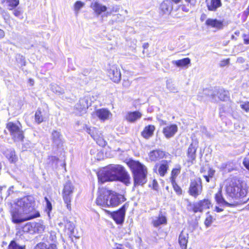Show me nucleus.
Segmentation results:
<instances>
[{"label":"nucleus","mask_w":249,"mask_h":249,"mask_svg":"<svg viewBox=\"0 0 249 249\" xmlns=\"http://www.w3.org/2000/svg\"><path fill=\"white\" fill-rule=\"evenodd\" d=\"M10 213L13 223L18 224L39 216L35 210L33 196H28L18 199L11 205Z\"/></svg>","instance_id":"f257e3e1"},{"label":"nucleus","mask_w":249,"mask_h":249,"mask_svg":"<svg viewBox=\"0 0 249 249\" xmlns=\"http://www.w3.org/2000/svg\"><path fill=\"white\" fill-rule=\"evenodd\" d=\"M99 182L119 180L126 184L129 183L130 177L124 168L121 165H110L98 173Z\"/></svg>","instance_id":"f03ea898"},{"label":"nucleus","mask_w":249,"mask_h":249,"mask_svg":"<svg viewBox=\"0 0 249 249\" xmlns=\"http://www.w3.org/2000/svg\"><path fill=\"white\" fill-rule=\"evenodd\" d=\"M125 200L123 195L106 188H99L96 203L103 207H116Z\"/></svg>","instance_id":"7ed1b4c3"},{"label":"nucleus","mask_w":249,"mask_h":249,"mask_svg":"<svg viewBox=\"0 0 249 249\" xmlns=\"http://www.w3.org/2000/svg\"><path fill=\"white\" fill-rule=\"evenodd\" d=\"M133 176L134 184L142 185L146 182L147 170L146 167L138 161L130 160L127 162Z\"/></svg>","instance_id":"20e7f679"},{"label":"nucleus","mask_w":249,"mask_h":249,"mask_svg":"<svg viewBox=\"0 0 249 249\" xmlns=\"http://www.w3.org/2000/svg\"><path fill=\"white\" fill-rule=\"evenodd\" d=\"M224 185L227 196L232 199H237L246 195V189L242 188L239 181L236 179L229 178L226 180Z\"/></svg>","instance_id":"39448f33"},{"label":"nucleus","mask_w":249,"mask_h":249,"mask_svg":"<svg viewBox=\"0 0 249 249\" xmlns=\"http://www.w3.org/2000/svg\"><path fill=\"white\" fill-rule=\"evenodd\" d=\"M74 187L70 182H67L64 187L62 192L63 199L68 210L71 209V200Z\"/></svg>","instance_id":"423d86ee"},{"label":"nucleus","mask_w":249,"mask_h":249,"mask_svg":"<svg viewBox=\"0 0 249 249\" xmlns=\"http://www.w3.org/2000/svg\"><path fill=\"white\" fill-rule=\"evenodd\" d=\"M7 128L15 141H19L23 140V132L18 125L13 123L9 122L7 124Z\"/></svg>","instance_id":"0eeeda50"},{"label":"nucleus","mask_w":249,"mask_h":249,"mask_svg":"<svg viewBox=\"0 0 249 249\" xmlns=\"http://www.w3.org/2000/svg\"><path fill=\"white\" fill-rule=\"evenodd\" d=\"M93 118H98L101 121L105 122L111 119L112 114L107 108H102L96 109L92 113Z\"/></svg>","instance_id":"6e6552de"},{"label":"nucleus","mask_w":249,"mask_h":249,"mask_svg":"<svg viewBox=\"0 0 249 249\" xmlns=\"http://www.w3.org/2000/svg\"><path fill=\"white\" fill-rule=\"evenodd\" d=\"M107 73L110 79L115 83H119L121 79V73L119 67L117 65H110Z\"/></svg>","instance_id":"1a4fd4ad"},{"label":"nucleus","mask_w":249,"mask_h":249,"mask_svg":"<svg viewBox=\"0 0 249 249\" xmlns=\"http://www.w3.org/2000/svg\"><path fill=\"white\" fill-rule=\"evenodd\" d=\"M202 189L201 181L200 178L192 180L189 191L190 195L196 197L201 193Z\"/></svg>","instance_id":"9d476101"},{"label":"nucleus","mask_w":249,"mask_h":249,"mask_svg":"<svg viewBox=\"0 0 249 249\" xmlns=\"http://www.w3.org/2000/svg\"><path fill=\"white\" fill-rule=\"evenodd\" d=\"M59 226L63 228L64 232L70 237H77L74 233V225L71 222L64 220L63 222L59 224Z\"/></svg>","instance_id":"9b49d317"},{"label":"nucleus","mask_w":249,"mask_h":249,"mask_svg":"<svg viewBox=\"0 0 249 249\" xmlns=\"http://www.w3.org/2000/svg\"><path fill=\"white\" fill-rule=\"evenodd\" d=\"M86 131L96 141L98 144L102 146L106 145L105 141L100 137L101 133H99L97 128L94 127H87Z\"/></svg>","instance_id":"f8f14e48"},{"label":"nucleus","mask_w":249,"mask_h":249,"mask_svg":"<svg viewBox=\"0 0 249 249\" xmlns=\"http://www.w3.org/2000/svg\"><path fill=\"white\" fill-rule=\"evenodd\" d=\"M211 206V203L208 199L200 200L194 204L193 211L195 213L201 212L204 210L209 209Z\"/></svg>","instance_id":"ddd939ff"},{"label":"nucleus","mask_w":249,"mask_h":249,"mask_svg":"<svg viewBox=\"0 0 249 249\" xmlns=\"http://www.w3.org/2000/svg\"><path fill=\"white\" fill-rule=\"evenodd\" d=\"M89 106H90V104L89 103L87 98L80 99L78 103L75 105V109L77 111V113L79 115L85 113Z\"/></svg>","instance_id":"4468645a"},{"label":"nucleus","mask_w":249,"mask_h":249,"mask_svg":"<svg viewBox=\"0 0 249 249\" xmlns=\"http://www.w3.org/2000/svg\"><path fill=\"white\" fill-rule=\"evenodd\" d=\"M90 7L97 16L101 15L104 13H106L107 10V7L106 5L96 1L91 3Z\"/></svg>","instance_id":"2eb2a0df"},{"label":"nucleus","mask_w":249,"mask_h":249,"mask_svg":"<svg viewBox=\"0 0 249 249\" xmlns=\"http://www.w3.org/2000/svg\"><path fill=\"white\" fill-rule=\"evenodd\" d=\"M215 200L216 203L221 206L233 207L236 205V202H228L225 200L222 195V191L220 189L215 195Z\"/></svg>","instance_id":"dca6fc26"},{"label":"nucleus","mask_w":249,"mask_h":249,"mask_svg":"<svg viewBox=\"0 0 249 249\" xmlns=\"http://www.w3.org/2000/svg\"><path fill=\"white\" fill-rule=\"evenodd\" d=\"M205 24L209 27L216 30H220L223 28V21L216 18H208L205 21Z\"/></svg>","instance_id":"f3484780"},{"label":"nucleus","mask_w":249,"mask_h":249,"mask_svg":"<svg viewBox=\"0 0 249 249\" xmlns=\"http://www.w3.org/2000/svg\"><path fill=\"white\" fill-rule=\"evenodd\" d=\"M178 126L176 124H172L167 125L163 128V134L164 136L169 139L173 137L178 131Z\"/></svg>","instance_id":"a211bd4d"},{"label":"nucleus","mask_w":249,"mask_h":249,"mask_svg":"<svg viewBox=\"0 0 249 249\" xmlns=\"http://www.w3.org/2000/svg\"><path fill=\"white\" fill-rule=\"evenodd\" d=\"M125 206L124 205L119 211L112 213L111 216L117 224H121L123 222L125 215Z\"/></svg>","instance_id":"6ab92c4d"},{"label":"nucleus","mask_w":249,"mask_h":249,"mask_svg":"<svg viewBox=\"0 0 249 249\" xmlns=\"http://www.w3.org/2000/svg\"><path fill=\"white\" fill-rule=\"evenodd\" d=\"M173 9V5L171 1L164 0L160 5V13L162 15H169Z\"/></svg>","instance_id":"aec40b11"},{"label":"nucleus","mask_w":249,"mask_h":249,"mask_svg":"<svg viewBox=\"0 0 249 249\" xmlns=\"http://www.w3.org/2000/svg\"><path fill=\"white\" fill-rule=\"evenodd\" d=\"M197 147V143L196 142H192L189 146L187 153L189 161L192 162L196 159V153Z\"/></svg>","instance_id":"412c9836"},{"label":"nucleus","mask_w":249,"mask_h":249,"mask_svg":"<svg viewBox=\"0 0 249 249\" xmlns=\"http://www.w3.org/2000/svg\"><path fill=\"white\" fill-rule=\"evenodd\" d=\"M152 224L154 227H158L161 225L167 224L166 217L162 213H160L158 217L153 218Z\"/></svg>","instance_id":"4be33fe9"},{"label":"nucleus","mask_w":249,"mask_h":249,"mask_svg":"<svg viewBox=\"0 0 249 249\" xmlns=\"http://www.w3.org/2000/svg\"><path fill=\"white\" fill-rule=\"evenodd\" d=\"M222 6L221 0H207V7L210 11H215Z\"/></svg>","instance_id":"5701e85b"},{"label":"nucleus","mask_w":249,"mask_h":249,"mask_svg":"<svg viewBox=\"0 0 249 249\" xmlns=\"http://www.w3.org/2000/svg\"><path fill=\"white\" fill-rule=\"evenodd\" d=\"M165 153L160 150H153L149 154V158L151 161H157L163 158Z\"/></svg>","instance_id":"b1692460"},{"label":"nucleus","mask_w":249,"mask_h":249,"mask_svg":"<svg viewBox=\"0 0 249 249\" xmlns=\"http://www.w3.org/2000/svg\"><path fill=\"white\" fill-rule=\"evenodd\" d=\"M188 241V233L182 231L178 237V243L181 249H187Z\"/></svg>","instance_id":"393cba45"},{"label":"nucleus","mask_w":249,"mask_h":249,"mask_svg":"<svg viewBox=\"0 0 249 249\" xmlns=\"http://www.w3.org/2000/svg\"><path fill=\"white\" fill-rule=\"evenodd\" d=\"M142 114L139 111L128 112L125 115L126 120L129 122H134L140 119Z\"/></svg>","instance_id":"a878e982"},{"label":"nucleus","mask_w":249,"mask_h":249,"mask_svg":"<svg viewBox=\"0 0 249 249\" xmlns=\"http://www.w3.org/2000/svg\"><path fill=\"white\" fill-rule=\"evenodd\" d=\"M155 130V127L154 125H148L144 127L142 132V135L143 138L148 139L153 136Z\"/></svg>","instance_id":"bb28decb"},{"label":"nucleus","mask_w":249,"mask_h":249,"mask_svg":"<svg viewBox=\"0 0 249 249\" xmlns=\"http://www.w3.org/2000/svg\"><path fill=\"white\" fill-rule=\"evenodd\" d=\"M169 165L167 160L162 161L158 169V172L160 176H164L166 173L168 169Z\"/></svg>","instance_id":"cd10ccee"},{"label":"nucleus","mask_w":249,"mask_h":249,"mask_svg":"<svg viewBox=\"0 0 249 249\" xmlns=\"http://www.w3.org/2000/svg\"><path fill=\"white\" fill-rule=\"evenodd\" d=\"M172 63L178 67H183L190 63V59L189 58H185L180 60H173Z\"/></svg>","instance_id":"c85d7f7f"},{"label":"nucleus","mask_w":249,"mask_h":249,"mask_svg":"<svg viewBox=\"0 0 249 249\" xmlns=\"http://www.w3.org/2000/svg\"><path fill=\"white\" fill-rule=\"evenodd\" d=\"M6 2L9 7V9L11 10L16 7L19 3V0H1V3L2 4Z\"/></svg>","instance_id":"c756f323"},{"label":"nucleus","mask_w":249,"mask_h":249,"mask_svg":"<svg viewBox=\"0 0 249 249\" xmlns=\"http://www.w3.org/2000/svg\"><path fill=\"white\" fill-rule=\"evenodd\" d=\"M5 155L10 162L15 163L17 161L18 158L15 155V152L14 150H7L5 153Z\"/></svg>","instance_id":"7c9ffc66"},{"label":"nucleus","mask_w":249,"mask_h":249,"mask_svg":"<svg viewBox=\"0 0 249 249\" xmlns=\"http://www.w3.org/2000/svg\"><path fill=\"white\" fill-rule=\"evenodd\" d=\"M35 249H57L55 244H52L48 246L44 243H40L36 245Z\"/></svg>","instance_id":"2f4dec72"},{"label":"nucleus","mask_w":249,"mask_h":249,"mask_svg":"<svg viewBox=\"0 0 249 249\" xmlns=\"http://www.w3.org/2000/svg\"><path fill=\"white\" fill-rule=\"evenodd\" d=\"M35 225L34 222L28 223L24 226L23 230L25 232L33 234L35 233Z\"/></svg>","instance_id":"473e14b6"},{"label":"nucleus","mask_w":249,"mask_h":249,"mask_svg":"<svg viewBox=\"0 0 249 249\" xmlns=\"http://www.w3.org/2000/svg\"><path fill=\"white\" fill-rule=\"evenodd\" d=\"M218 98L221 101H227L229 99V93L224 89H220L218 93Z\"/></svg>","instance_id":"72a5a7b5"},{"label":"nucleus","mask_w":249,"mask_h":249,"mask_svg":"<svg viewBox=\"0 0 249 249\" xmlns=\"http://www.w3.org/2000/svg\"><path fill=\"white\" fill-rule=\"evenodd\" d=\"M35 233H41L44 231L45 226L42 221H39L38 222H34Z\"/></svg>","instance_id":"f704fd0d"},{"label":"nucleus","mask_w":249,"mask_h":249,"mask_svg":"<svg viewBox=\"0 0 249 249\" xmlns=\"http://www.w3.org/2000/svg\"><path fill=\"white\" fill-rule=\"evenodd\" d=\"M85 6V3L81 1H77L74 4L73 9L75 15H77L80 10Z\"/></svg>","instance_id":"c9c22d12"},{"label":"nucleus","mask_w":249,"mask_h":249,"mask_svg":"<svg viewBox=\"0 0 249 249\" xmlns=\"http://www.w3.org/2000/svg\"><path fill=\"white\" fill-rule=\"evenodd\" d=\"M181 167L180 165H177L175 168L173 169L171 172V181L175 180L177 176L180 173Z\"/></svg>","instance_id":"e433bc0d"},{"label":"nucleus","mask_w":249,"mask_h":249,"mask_svg":"<svg viewBox=\"0 0 249 249\" xmlns=\"http://www.w3.org/2000/svg\"><path fill=\"white\" fill-rule=\"evenodd\" d=\"M8 249H26L25 246L20 245L15 241H12L9 246Z\"/></svg>","instance_id":"4c0bfd02"},{"label":"nucleus","mask_w":249,"mask_h":249,"mask_svg":"<svg viewBox=\"0 0 249 249\" xmlns=\"http://www.w3.org/2000/svg\"><path fill=\"white\" fill-rule=\"evenodd\" d=\"M119 9L120 6L119 5H113L111 8L110 11H107L106 13H104L103 15H102V17H107L108 16L111 15L113 13L118 12L119 11Z\"/></svg>","instance_id":"58836bf2"},{"label":"nucleus","mask_w":249,"mask_h":249,"mask_svg":"<svg viewBox=\"0 0 249 249\" xmlns=\"http://www.w3.org/2000/svg\"><path fill=\"white\" fill-rule=\"evenodd\" d=\"M215 218H214L210 213H207L206 217L204 221L205 225L207 227H210Z\"/></svg>","instance_id":"ea45409f"},{"label":"nucleus","mask_w":249,"mask_h":249,"mask_svg":"<svg viewBox=\"0 0 249 249\" xmlns=\"http://www.w3.org/2000/svg\"><path fill=\"white\" fill-rule=\"evenodd\" d=\"M52 139L54 142L58 143L60 141V133L57 131H53L52 132Z\"/></svg>","instance_id":"a19ab883"},{"label":"nucleus","mask_w":249,"mask_h":249,"mask_svg":"<svg viewBox=\"0 0 249 249\" xmlns=\"http://www.w3.org/2000/svg\"><path fill=\"white\" fill-rule=\"evenodd\" d=\"M51 89L53 92L58 94H62L64 90L56 85H52Z\"/></svg>","instance_id":"79ce46f5"},{"label":"nucleus","mask_w":249,"mask_h":249,"mask_svg":"<svg viewBox=\"0 0 249 249\" xmlns=\"http://www.w3.org/2000/svg\"><path fill=\"white\" fill-rule=\"evenodd\" d=\"M215 173V171L213 169L210 168L208 171V175H204L203 177L207 182L210 181V178H213Z\"/></svg>","instance_id":"37998d69"},{"label":"nucleus","mask_w":249,"mask_h":249,"mask_svg":"<svg viewBox=\"0 0 249 249\" xmlns=\"http://www.w3.org/2000/svg\"><path fill=\"white\" fill-rule=\"evenodd\" d=\"M35 120L38 123H41L43 119L40 110H37L35 114Z\"/></svg>","instance_id":"c03bdc74"},{"label":"nucleus","mask_w":249,"mask_h":249,"mask_svg":"<svg viewBox=\"0 0 249 249\" xmlns=\"http://www.w3.org/2000/svg\"><path fill=\"white\" fill-rule=\"evenodd\" d=\"M174 190L178 195H181L182 194L181 189L176 184L175 180L171 181Z\"/></svg>","instance_id":"a18cd8bd"},{"label":"nucleus","mask_w":249,"mask_h":249,"mask_svg":"<svg viewBox=\"0 0 249 249\" xmlns=\"http://www.w3.org/2000/svg\"><path fill=\"white\" fill-rule=\"evenodd\" d=\"M13 14L18 18H22V11L19 8L14 9Z\"/></svg>","instance_id":"49530a36"},{"label":"nucleus","mask_w":249,"mask_h":249,"mask_svg":"<svg viewBox=\"0 0 249 249\" xmlns=\"http://www.w3.org/2000/svg\"><path fill=\"white\" fill-rule=\"evenodd\" d=\"M241 108L245 110L246 112H249V102H245L241 103Z\"/></svg>","instance_id":"de8ad7c7"},{"label":"nucleus","mask_w":249,"mask_h":249,"mask_svg":"<svg viewBox=\"0 0 249 249\" xmlns=\"http://www.w3.org/2000/svg\"><path fill=\"white\" fill-rule=\"evenodd\" d=\"M45 200L46 202V211H47V213L49 215L50 212L52 210V204L49 200L47 197H45Z\"/></svg>","instance_id":"09e8293b"},{"label":"nucleus","mask_w":249,"mask_h":249,"mask_svg":"<svg viewBox=\"0 0 249 249\" xmlns=\"http://www.w3.org/2000/svg\"><path fill=\"white\" fill-rule=\"evenodd\" d=\"M244 166L249 171V156L245 157L243 161Z\"/></svg>","instance_id":"8fccbe9b"},{"label":"nucleus","mask_w":249,"mask_h":249,"mask_svg":"<svg viewBox=\"0 0 249 249\" xmlns=\"http://www.w3.org/2000/svg\"><path fill=\"white\" fill-rule=\"evenodd\" d=\"M229 61H230V59L229 58L221 61V62L220 63V66L221 67H224V66H226L227 65H228L229 63Z\"/></svg>","instance_id":"3c124183"},{"label":"nucleus","mask_w":249,"mask_h":249,"mask_svg":"<svg viewBox=\"0 0 249 249\" xmlns=\"http://www.w3.org/2000/svg\"><path fill=\"white\" fill-rule=\"evenodd\" d=\"M244 42L246 44H249V35H245L244 36Z\"/></svg>","instance_id":"603ef678"},{"label":"nucleus","mask_w":249,"mask_h":249,"mask_svg":"<svg viewBox=\"0 0 249 249\" xmlns=\"http://www.w3.org/2000/svg\"><path fill=\"white\" fill-rule=\"evenodd\" d=\"M5 36V32L3 30L0 29V39L3 38Z\"/></svg>","instance_id":"864d4df0"},{"label":"nucleus","mask_w":249,"mask_h":249,"mask_svg":"<svg viewBox=\"0 0 249 249\" xmlns=\"http://www.w3.org/2000/svg\"><path fill=\"white\" fill-rule=\"evenodd\" d=\"M167 88H168L169 90L172 92H175L176 90V89H175V87H173V88H170L169 85L168 84H167Z\"/></svg>","instance_id":"5fc2aeb1"},{"label":"nucleus","mask_w":249,"mask_h":249,"mask_svg":"<svg viewBox=\"0 0 249 249\" xmlns=\"http://www.w3.org/2000/svg\"><path fill=\"white\" fill-rule=\"evenodd\" d=\"M215 211L216 212L219 213V212H222L223 211V209H222L221 208H220L216 206L215 208Z\"/></svg>","instance_id":"6e6d98bb"},{"label":"nucleus","mask_w":249,"mask_h":249,"mask_svg":"<svg viewBox=\"0 0 249 249\" xmlns=\"http://www.w3.org/2000/svg\"><path fill=\"white\" fill-rule=\"evenodd\" d=\"M182 10L186 12H187L189 11V9L185 7L184 6H182Z\"/></svg>","instance_id":"4d7b16f0"},{"label":"nucleus","mask_w":249,"mask_h":249,"mask_svg":"<svg viewBox=\"0 0 249 249\" xmlns=\"http://www.w3.org/2000/svg\"><path fill=\"white\" fill-rule=\"evenodd\" d=\"M116 249H124L122 247V246L119 245L117 246L116 248Z\"/></svg>","instance_id":"13d9d810"},{"label":"nucleus","mask_w":249,"mask_h":249,"mask_svg":"<svg viewBox=\"0 0 249 249\" xmlns=\"http://www.w3.org/2000/svg\"><path fill=\"white\" fill-rule=\"evenodd\" d=\"M4 11V10L0 6V12Z\"/></svg>","instance_id":"bf43d9fd"}]
</instances>
